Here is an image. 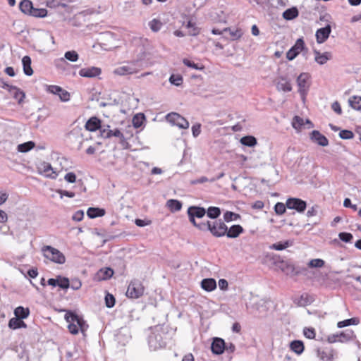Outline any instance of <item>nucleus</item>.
<instances>
[{
	"label": "nucleus",
	"mask_w": 361,
	"mask_h": 361,
	"mask_svg": "<svg viewBox=\"0 0 361 361\" xmlns=\"http://www.w3.org/2000/svg\"><path fill=\"white\" fill-rule=\"evenodd\" d=\"M211 226V221L197 223L196 227L201 231H209Z\"/></svg>",
	"instance_id": "obj_62"
},
{
	"label": "nucleus",
	"mask_w": 361,
	"mask_h": 361,
	"mask_svg": "<svg viewBox=\"0 0 361 361\" xmlns=\"http://www.w3.org/2000/svg\"><path fill=\"white\" fill-rule=\"evenodd\" d=\"M101 136L103 138H110V133L111 129H110V126L109 125L102 124L99 128Z\"/></svg>",
	"instance_id": "obj_48"
},
{
	"label": "nucleus",
	"mask_w": 361,
	"mask_h": 361,
	"mask_svg": "<svg viewBox=\"0 0 361 361\" xmlns=\"http://www.w3.org/2000/svg\"><path fill=\"white\" fill-rule=\"evenodd\" d=\"M201 287L206 291L210 292L216 289V282L214 279H204L201 281Z\"/></svg>",
	"instance_id": "obj_21"
},
{
	"label": "nucleus",
	"mask_w": 361,
	"mask_h": 361,
	"mask_svg": "<svg viewBox=\"0 0 361 361\" xmlns=\"http://www.w3.org/2000/svg\"><path fill=\"white\" fill-rule=\"evenodd\" d=\"M331 32V27L327 25L324 27L318 29L316 32L315 37L318 44L324 43L329 37Z\"/></svg>",
	"instance_id": "obj_14"
},
{
	"label": "nucleus",
	"mask_w": 361,
	"mask_h": 361,
	"mask_svg": "<svg viewBox=\"0 0 361 361\" xmlns=\"http://www.w3.org/2000/svg\"><path fill=\"white\" fill-rule=\"evenodd\" d=\"M298 16V11L296 8L293 7L286 10L283 13V17L286 20H293Z\"/></svg>",
	"instance_id": "obj_37"
},
{
	"label": "nucleus",
	"mask_w": 361,
	"mask_h": 361,
	"mask_svg": "<svg viewBox=\"0 0 361 361\" xmlns=\"http://www.w3.org/2000/svg\"><path fill=\"white\" fill-rule=\"evenodd\" d=\"M114 274V271L111 268H104L101 269L97 273V278L99 280H107L110 279Z\"/></svg>",
	"instance_id": "obj_27"
},
{
	"label": "nucleus",
	"mask_w": 361,
	"mask_h": 361,
	"mask_svg": "<svg viewBox=\"0 0 361 361\" xmlns=\"http://www.w3.org/2000/svg\"><path fill=\"white\" fill-rule=\"evenodd\" d=\"M206 213L207 216L210 219H216L221 214V209L216 207H209Z\"/></svg>",
	"instance_id": "obj_42"
},
{
	"label": "nucleus",
	"mask_w": 361,
	"mask_h": 361,
	"mask_svg": "<svg viewBox=\"0 0 361 361\" xmlns=\"http://www.w3.org/2000/svg\"><path fill=\"white\" fill-rule=\"evenodd\" d=\"M169 82L175 85V86H180L183 82V78L180 75H171L169 78Z\"/></svg>",
	"instance_id": "obj_50"
},
{
	"label": "nucleus",
	"mask_w": 361,
	"mask_h": 361,
	"mask_svg": "<svg viewBox=\"0 0 361 361\" xmlns=\"http://www.w3.org/2000/svg\"><path fill=\"white\" fill-rule=\"evenodd\" d=\"M8 326L13 329H17L20 328H26L27 325L22 319L14 317L9 320Z\"/></svg>",
	"instance_id": "obj_29"
},
{
	"label": "nucleus",
	"mask_w": 361,
	"mask_h": 361,
	"mask_svg": "<svg viewBox=\"0 0 361 361\" xmlns=\"http://www.w3.org/2000/svg\"><path fill=\"white\" fill-rule=\"evenodd\" d=\"M19 8L22 13L30 16L33 8V4L30 0H23L19 4Z\"/></svg>",
	"instance_id": "obj_26"
},
{
	"label": "nucleus",
	"mask_w": 361,
	"mask_h": 361,
	"mask_svg": "<svg viewBox=\"0 0 361 361\" xmlns=\"http://www.w3.org/2000/svg\"><path fill=\"white\" fill-rule=\"evenodd\" d=\"M167 207L172 212H178L182 208V203L177 200L171 199L166 202Z\"/></svg>",
	"instance_id": "obj_31"
},
{
	"label": "nucleus",
	"mask_w": 361,
	"mask_h": 361,
	"mask_svg": "<svg viewBox=\"0 0 361 361\" xmlns=\"http://www.w3.org/2000/svg\"><path fill=\"white\" fill-rule=\"evenodd\" d=\"M145 120L144 114L140 113L135 114L133 118V125L135 128L141 127Z\"/></svg>",
	"instance_id": "obj_38"
},
{
	"label": "nucleus",
	"mask_w": 361,
	"mask_h": 361,
	"mask_svg": "<svg viewBox=\"0 0 361 361\" xmlns=\"http://www.w3.org/2000/svg\"><path fill=\"white\" fill-rule=\"evenodd\" d=\"M286 205L281 202H277L274 206V211L279 215H282L286 212Z\"/></svg>",
	"instance_id": "obj_57"
},
{
	"label": "nucleus",
	"mask_w": 361,
	"mask_h": 361,
	"mask_svg": "<svg viewBox=\"0 0 361 361\" xmlns=\"http://www.w3.org/2000/svg\"><path fill=\"white\" fill-rule=\"evenodd\" d=\"M39 170L40 171V173L44 176L52 179L56 178L58 176L57 173L54 170L51 165L47 162H43L41 164L39 167Z\"/></svg>",
	"instance_id": "obj_16"
},
{
	"label": "nucleus",
	"mask_w": 361,
	"mask_h": 361,
	"mask_svg": "<svg viewBox=\"0 0 361 361\" xmlns=\"http://www.w3.org/2000/svg\"><path fill=\"white\" fill-rule=\"evenodd\" d=\"M14 314L16 317L23 319L29 316L30 310L28 308H25L22 306H19L15 309Z\"/></svg>",
	"instance_id": "obj_34"
},
{
	"label": "nucleus",
	"mask_w": 361,
	"mask_h": 361,
	"mask_svg": "<svg viewBox=\"0 0 361 361\" xmlns=\"http://www.w3.org/2000/svg\"><path fill=\"white\" fill-rule=\"evenodd\" d=\"M276 86L277 90L279 91L290 92L292 90L290 82L286 80L283 77L280 78L279 80L276 82Z\"/></svg>",
	"instance_id": "obj_23"
},
{
	"label": "nucleus",
	"mask_w": 361,
	"mask_h": 361,
	"mask_svg": "<svg viewBox=\"0 0 361 361\" xmlns=\"http://www.w3.org/2000/svg\"><path fill=\"white\" fill-rule=\"evenodd\" d=\"M65 319L68 323V329L72 334H77L79 330L84 333L88 328L83 319L72 312H66Z\"/></svg>",
	"instance_id": "obj_2"
},
{
	"label": "nucleus",
	"mask_w": 361,
	"mask_h": 361,
	"mask_svg": "<svg viewBox=\"0 0 361 361\" xmlns=\"http://www.w3.org/2000/svg\"><path fill=\"white\" fill-rule=\"evenodd\" d=\"M353 133L348 130H343L339 133V136L341 139L348 140L353 137Z\"/></svg>",
	"instance_id": "obj_59"
},
{
	"label": "nucleus",
	"mask_w": 361,
	"mask_h": 361,
	"mask_svg": "<svg viewBox=\"0 0 361 361\" xmlns=\"http://www.w3.org/2000/svg\"><path fill=\"white\" fill-rule=\"evenodd\" d=\"M350 106L357 111H361V97L354 96L349 99Z\"/></svg>",
	"instance_id": "obj_40"
},
{
	"label": "nucleus",
	"mask_w": 361,
	"mask_h": 361,
	"mask_svg": "<svg viewBox=\"0 0 361 361\" xmlns=\"http://www.w3.org/2000/svg\"><path fill=\"white\" fill-rule=\"evenodd\" d=\"M305 42L302 38H299L295 44L287 51L286 58L292 61L304 49Z\"/></svg>",
	"instance_id": "obj_10"
},
{
	"label": "nucleus",
	"mask_w": 361,
	"mask_h": 361,
	"mask_svg": "<svg viewBox=\"0 0 361 361\" xmlns=\"http://www.w3.org/2000/svg\"><path fill=\"white\" fill-rule=\"evenodd\" d=\"M42 252L43 256L56 264H63L66 262V257L64 255L56 248H54L50 245H44L42 247Z\"/></svg>",
	"instance_id": "obj_3"
},
{
	"label": "nucleus",
	"mask_w": 361,
	"mask_h": 361,
	"mask_svg": "<svg viewBox=\"0 0 361 361\" xmlns=\"http://www.w3.org/2000/svg\"><path fill=\"white\" fill-rule=\"evenodd\" d=\"M240 218V216L238 214L234 213L233 212L227 211L224 214V219L226 222L236 221Z\"/></svg>",
	"instance_id": "obj_44"
},
{
	"label": "nucleus",
	"mask_w": 361,
	"mask_h": 361,
	"mask_svg": "<svg viewBox=\"0 0 361 361\" xmlns=\"http://www.w3.org/2000/svg\"><path fill=\"white\" fill-rule=\"evenodd\" d=\"M240 142L247 147H252L257 144V139L252 135L244 136L240 138Z\"/></svg>",
	"instance_id": "obj_32"
},
{
	"label": "nucleus",
	"mask_w": 361,
	"mask_h": 361,
	"mask_svg": "<svg viewBox=\"0 0 361 361\" xmlns=\"http://www.w3.org/2000/svg\"><path fill=\"white\" fill-rule=\"evenodd\" d=\"M144 293V287L140 281L135 280L129 284L126 295L131 298H138L142 295Z\"/></svg>",
	"instance_id": "obj_7"
},
{
	"label": "nucleus",
	"mask_w": 361,
	"mask_h": 361,
	"mask_svg": "<svg viewBox=\"0 0 361 361\" xmlns=\"http://www.w3.org/2000/svg\"><path fill=\"white\" fill-rule=\"evenodd\" d=\"M131 338L130 330L127 327L121 328L116 334V339L122 345H125Z\"/></svg>",
	"instance_id": "obj_15"
},
{
	"label": "nucleus",
	"mask_w": 361,
	"mask_h": 361,
	"mask_svg": "<svg viewBox=\"0 0 361 361\" xmlns=\"http://www.w3.org/2000/svg\"><path fill=\"white\" fill-rule=\"evenodd\" d=\"M243 232V228L240 225H233L229 229L227 228V233H226V235L228 238H235Z\"/></svg>",
	"instance_id": "obj_22"
},
{
	"label": "nucleus",
	"mask_w": 361,
	"mask_h": 361,
	"mask_svg": "<svg viewBox=\"0 0 361 361\" xmlns=\"http://www.w3.org/2000/svg\"><path fill=\"white\" fill-rule=\"evenodd\" d=\"M35 146V144L32 141H28L22 144H20L18 145V150L20 152H27L30 150H31Z\"/></svg>",
	"instance_id": "obj_39"
},
{
	"label": "nucleus",
	"mask_w": 361,
	"mask_h": 361,
	"mask_svg": "<svg viewBox=\"0 0 361 361\" xmlns=\"http://www.w3.org/2000/svg\"><path fill=\"white\" fill-rule=\"evenodd\" d=\"M283 271H285L287 275H290V276H297L300 274V271L296 270L295 267L292 264H287L286 269H283Z\"/></svg>",
	"instance_id": "obj_52"
},
{
	"label": "nucleus",
	"mask_w": 361,
	"mask_h": 361,
	"mask_svg": "<svg viewBox=\"0 0 361 361\" xmlns=\"http://www.w3.org/2000/svg\"><path fill=\"white\" fill-rule=\"evenodd\" d=\"M162 24L157 19H153L149 23L150 29L154 32L159 31L161 27Z\"/></svg>",
	"instance_id": "obj_54"
},
{
	"label": "nucleus",
	"mask_w": 361,
	"mask_h": 361,
	"mask_svg": "<svg viewBox=\"0 0 361 361\" xmlns=\"http://www.w3.org/2000/svg\"><path fill=\"white\" fill-rule=\"evenodd\" d=\"M141 65L137 61L128 62L114 69V73L118 75H128L138 73L141 70Z\"/></svg>",
	"instance_id": "obj_4"
},
{
	"label": "nucleus",
	"mask_w": 361,
	"mask_h": 361,
	"mask_svg": "<svg viewBox=\"0 0 361 361\" xmlns=\"http://www.w3.org/2000/svg\"><path fill=\"white\" fill-rule=\"evenodd\" d=\"M360 323V319L357 317H353L350 319H345L343 321L338 322L337 326L338 328H343L350 325H357Z\"/></svg>",
	"instance_id": "obj_36"
},
{
	"label": "nucleus",
	"mask_w": 361,
	"mask_h": 361,
	"mask_svg": "<svg viewBox=\"0 0 361 361\" xmlns=\"http://www.w3.org/2000/svg\"><path fill=\"white\" fill-rule=\"evenodd\" d=\"M290 350L297 355H301L305 349L303 342L299 340H295L290 343Z\"/></svg>",
	"instance_id": "obj_25"
},
{
	"label": "nucleus",
	"mask_w": 361,
	"mask_h": 361,
	"mask_svg": "<svg viewBox=\"0 0 361 361\" xmlns=\"http://www.w3.org/2000/svg\"><path fill=\"white\" fill-rule=\"evenodd\" d=\"M318 355L322 361H334L336 357V353L334 350H325L319 352Z\"/></svg>",
	"instance_id": "obj_24"
},
{
	"label": "nucleus",
	"mask_w": 361,
	"mask_h": 361,
	"mask_svg": "<svg viewBox=\"0 0 361 361\" xmlns=\"http://www.w3.org/2000/svg\"><path fill=\"white\" fill-rule=\"evenodd\" d=\"M47 15V10L46 8H37L33 6L30 14V16L35 18H44Z\"/></svg>",
	"instance_id": "obj_41"
},
{
	"label": "nucleus",
	"mask_w": 361,
	"mask_h": 361,
	"mask_svg": "<svg viewBox=\"0 0 361 361\" xmlns=\"http://www.w3.org/2000/svg\"><path fill=\"white\" fill-rule=\"evenodd\" d=\"M57 286L62 289H68L70 287V281L66 277H58Z\"/></svg>",
	"instance_id": "obj_47"
},
{
	"label": "nucleus",
	"mask_w": 361,
	"mask_h": 361,
	"mask_svg": "<svg viewBox=\"0 0 361 361\" xmlns=\"http://www.w3.org/2000/svg\"><path fill=\"white\" fill-rule=\"evenodd\" d=\"M102 73V70L99 67L91 66L81 68L79 71V75L84 78H96Z\"/></svg>",
	"instance_id": "obj_12"
},
{
	"label": "nucleus",
	"mask_w": 361,
	"mask_h": 361,
	"mask_svg": "<svg viewBox=\"0 0 361 361\" xmlns=\"http://www.w3.org/2000/svg\"><path fill=\"white\" fill-rule=\"evenodd\" d=\"M314 54L315 61L320 65L325 64L329 60L331 59V54L330 52L326 51L320 53L317 50H314Z\"/></svg>",
	"instance_id": "obj_19"
},
{
	"label": "nucleus",
	"mask_w": 361,
	"mask_h": 361,
	"mask_svg": "<svg viewBox=\"0 0 361 361\" xmlns=\"http://www.w3.org/2000/svg\"><path fill=\"white\" fill-rule=\"evenodd\" d=\"M211 233L215 237H222L227 233L226 225L221 220L211 222V226L209 228Z\"/></svg>",
	"instance_id": "obj_9"
},
{
	"label": "nucleus",
	"mask_w": 361,
	"mask_h": 361,
	"mask_svg": "<svg viewBox=\"0 0 361 361\" xmlns=\"http://www.w3.org/2000/svg\"><path fill=\"white\" fill-rule=\"evenodd\" d=\"M225 32H228L232 40H235L242 37L243 32L240 28L232 29L230 27H226L224 29Z\"/></svg>",
	"instance_id": "obj_33"
},
{
	"label": "nucleus",
	"mask_w": 361,
	"mask_h": 361,
	"mask_svg": "<svg viewBox=\"0 0 361 361\" xmlns=\"http://www.w3.org/2000/svg\"><path fill=\"white\" fill-rule=\"evenodd\" d=\"M324 261L322 259H314L309 262L308 266L311 268H321L324 267Z\"/></svg>",
	"instance_id": "obj_51"
},
{
	"label": "nucleus",
	"mask_w": 361,
	"mask_h": 361,
	"mask_svg": "<svg viewBox=\"0 0 361 361\" xmlns=\"http://www.w3.org/2000/svg\"><path fill=\"white\" fill-rule=\"evenodd\" d=\"M310 138L320 146L326 147L329 145L328 139L318 130H313L311 133Z\"/></svg>",
	"instance_id": "obj_17"
},
{
	"label": "nucleus",
	"mask_w": 361,
	"mask_h": 361,
	"mask_svg": "<svg viewBox=\"0 0 361 361\" xmlns=\"http://www.w3.org/2000/svg\"><path fill=\"white\" fill-rule=\"evenodd\" d=\"M22 63L25 74L30 76L33 73V71L31 68V59L27 56H25L22 59Z\"/></svg>",
	"instance_id": "obj_30"
},
{
	"label": "nucleus",
	"mask_w": 361,
	"mask_h": 361,
	"mask_svg": "<svg viewBox=\"0 0 361 361\" xmlns=\"http://www.w3.org/2000/svg\"><path fill=\"white\" fill-rule=\"evenodd\" d=\"M166 121L173 126H176L181 129L189 128V122L179 114L171 112L166 116Z\"/></svg>",
	"instance_id": "obj_6"
},
{
	"label": "nucleus",
	"mask_w": 361,
	"mask_h": 361,
	"mask_svg": "<svg viewBox=\"0 0 361 361\" xmlns=\"http://www.w3.org/2000/svg\"><path fill=\"white\" fill-rule=\"evenodd\" d=\"M290 245L289 241L279 242L272 244L269 247L275 250H283Z\"/></svg>",
	"instance_id": "obj_46"
},
{
	"label": "nucleus",
	"mask_w": 361,
	"mask_h": 361,
	"mask_svg": "<svg viewBox=\"0 0 361 361\" xmlns=\"http://www.w3.org/2000/svg\"><path fill=\"white\" fill-rule=\"evenodd\" d=\"M79 55L75 51H68L64 54V58H61L59 61L65 62V59H67L71 62H75L78 60Z\"/></svg>",
	"instance_id": "obj_35"
},
{
	"label": "nucleus",
	"mask_w": 361,
	"mask_h": 361,
	"mask_svg": "<svg viewBox=\"0 0 361 361\" xmlns=\"http://www.w3.org/2000/svg\"><path fill=\"white\" fill-rule=\"evenodd\" d=\"M11 92L13 94V97L18 100V104H21L25 98V93L16 87H12Z\"/></svg>",
	"instance_id": "obj_43"
},
{
	"label": "nucleus",
	"mask_w": 361,
	"mask_h": 361,
	"mask_svg": "<svg viewBox=\"0 0 361 361\" xmlns=\"http://www.w3.org/2000/svg\"><path fill=\"white\" fill-rule=\"evenodd\" d=\"M166 334L164 326H155L151 329V333L148 337L149 347L152 350H157L164 348L166 344Z\"/></svg>",
	"instance_id": "obj_1"
},
{
	"label": "nucleus",
	"mask_w": 361,
	"mask_h": 361,
	"mask_svg": "<svg viewBox=\"0 0 361 361\" xmlns=\"http://www.w3.org/2000/svg\"><path fill=\"white\" fill-rule=\"evenodd\" d=\"M83 216H84L83 211L78 210L74 213L72 219H73V220H74L75 221H80L83 219Z\"/></svg>",
	"instance_id": "obj_64"
},
{
	"label": "nucleus",
	"mask_w": 361,
	"mask_h": 361,
	"mask_svg": "<svg viewBox=\"0 0 361 361\" xmlns=\"http://www.w3.org/2000/svg\"><path fill=\"white\" fill-rule=\"evenodd\" d=\"M188 214L189 217L201 219L206 214V209L203 207L191 206L188 209Z\"/></svg>",
	"instance_id": "obj_18"
},
{
	"label": "nucleus",
	"mask_w": 361,
	"mask_h": 361,
	"mask_svg": "<svg viewBox=\"0 0 361 361\" xmlns=\"http://www.w3.org/2000/svg\"><path fill=\"white\" fill-rule=\"evenodd\" d=\"M183 63L189 67V68H191L192 69H195V70H202L204 68V66L199 64V63H195L194 61H190L188 59H184L183 61Z\"/></svg>",
	"instance_id": "obj_49"
},
{
	"label": "nucleus",
	"mask_w": 361,
	"mask_h": 361,
	"mask_svg": "<svg viewBox=\"0 0 361 361\" xmlns=\"http://www.w3.org/2000/svg\"><path fill=\"white\" fill-rule=\"evenodd\" d=\"M292 126L296 130H300L302 127L305 126V121L300 116H295L293 118Z\"/></svg>",
	"instance_id": "obj_45"
},
{
	"label": "nucleus",
	"mask_w": 361,
	"mask_h": 361,
	"mask_svg": "<svg viewBox=\"0 0 361 361\" xmlns=\"http://www.w3.org/2000/svg\"><path fill=\"white\" fill-rule=\"evenodd\" d=\"M101 121L97 117L90 118L85 123V128L88 131H95L100 128Z\"/></svg>",
	"instance_id": "obj_20"
},
{
	"label": "nucleus",
	"mask_w": 361,
	"mask_h": 361,
	"mask_svg": "<svg viewBox=\"0 0 361 361\" xmlns=\"http://www.w3.org/2000/svg\"><path fill=\"white\" fill-rule=\"evenodd\" d=\"M58 96L59 97L61 101L63 102H68L71 99L70 93L63 88Z\"/></svg>",
	"instance_id": "obj_58"
},
{
	"label": "nucleus",
	"mask_w": 361,
	"mask_h": 361,
	"mask_svg": "<svg viewBox=\"0 0 361 361\" xmlns=\"http://www.w3.org/2000/svg\"><path fill=\"white\" fill-rule=\"evenodd\" d=\"M45 90L51 94L58 95L61 92L62 87L58 85H46Z\"/></svg>",
	"instance_id": "obj_53"
},
{
	"label": "nucleus",
	"mask_w": 361,
	"mask_h": 361,
	"mask_svg": "<svg viewBox=\"0 0 361 361\" xmlns=\"http://www.w3.org/2000/svg\"><path fill=\"white\" fill-rule=\"evenodd\" d=\"M64 179L71 183H75L76 181V176L73 172H69L66 174Z\"/></svg>",
	"instance_id": "obj_63"
},
{
	"label": "nucleus",
	"mask_w": 361,
	"mask_h": 361,
	"mask_svg": "<svg viewBox=\"0 0 361 361\" xmlns=\"http://www.w3.org/2000/svg\"><path fill=\"white\" fill-rule=\"evenodd\" d=\"M104 214L105 210L97 207H90L87 212V215L90 219L103 216Z\"/></svg>",
	"instance_id": "obj_28"
},
{
	"label": "nucleus",
	"mask_w": 361,
	"mask_h": 361,
	"mask_svg": "<svg viewBox=\"0 0 361 361\" xmlns=\"http://www.w3.org/2000/svg\"><path fill=\"white\" fill-rule=\"evenodd\" d=\"M105 304L109 308L113 307L115 305V298L113 295L107 293L105 296Z\"/></svg>",
	"instance_id": "obj_56"
},
{
	"label": "nucleus",
	"mask_w": 361,
	"mask_h": 361,
	"mask_svg": "<svg viewBox=\"0 0 361 361\" xmlns=\"http://www.w3.org/2000/svg\"><path fill=\"white\" fill-rule=\"evenodd\" d=\"M353 332L352 331H343L338 334H334L328 336L327 341L330 343L336 342H345L353 338Z\"/></svg>",
	"instance_id": "obj_11"
},
{
	"label": "nucleus",
	"mask_w": 361,
	"mask_h": 361,
	"mask_svg": "<svg viewBox=\"0 0 361 361\" xmlns=\"http://www.w3.org/2000/svg\"><path fill=\"white\" fill-rule=\"evenodd\" d=\"M286 207L290 209H295L299 213L303 212L306 207L307 203L305 201L299 198H288L286 202Z\"/></svg>",
	"instance_id": "obj_8"
},
{
	"label": "nucleus",
	"mask_w": 361,
	"mask_h": 361,
	"mask_svg": "<svg viewBox=\"0 0 361 361\" xmlns=\"http://www.w3.org/2000/svg\"><path fill=\"white\" fill-rule=\"evenodd\" d=\"M212 352L215 355H221L226 350V343L221 338H214L211 345Z\"/></svg>",
	"instance_id": "obj_13"
},
{
	"label": "nucleus",
	"mask_w": 361,
	"mask_h": 361,
	"mask_svg": "<svg viewBox=\"0 0 361 361\" xmlns=\"http://www.w3.org/2000/svg\"><path fill=\"white\" fill-rule=\"evenodd\" d=\"M82 286V283L80 281V280H79L78 279H71V281H70V286L72 289L73 290H78Z\"/></svg>",
	"instance_id": "obj_60"
},
{
	"label": "nucleus",
	"mask_w": 361,
	"mask_h": 361,
	"mask_svg": "<svg viewBox=\"0 0 361 361\" xmlns=\"http://www.w3.org/2000/svg\"><path fill=\"white\" fill-rule=\"evenodd\" d=\"M304 336L310 339L314 338L315 336L314 329L312 328H305L303 330Z\"/></svg>",
	"instance_id": "obj_61"
},
{
	"label": "nucleus",
	"mask_w": 361,
	"mask_h": 361,
	"mask_svg": "<svg viewBox=\"0 0 361 361\" xmlns=\"http://www.w3.org/2000/svg\"><path fill=\"white\" fill-rule=\"evenodd\" d=\"M310 75L307 73H302L297 78L298 92L303 99L306 97L310 88Z\"/></svg>",
	"instance_id": "obj_5"
},
{
	"label": "nucleus",
	"mask_w": 361,
	"mask_h": 361,
	"mask_svg": "<svg viewBox=\"0 0 361 361\" xmlns=\"http://www.w3.org/2000/svg\"><path fill=\"white\" fill-rule=\"evenodd\" d=\"M338 237L341 240L345 243H350L353 238V236L350 233L341 232L338 234Z\"/></svg>",
	"instance_id": "obj_55"
}]
</instances>
